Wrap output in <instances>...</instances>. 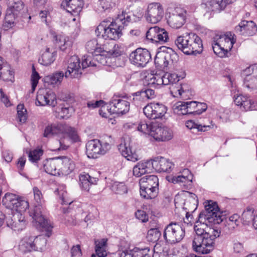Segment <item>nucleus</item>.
<instances>
[{
  "instance_id": "nucleus-1",
  "label": "nucleus",
  "mask_w": 257,
  "mask_h": 257,
  "mask_svg": "<svg viewBox=\"0 0 257 257\" xmlns=\"http://www.w3.org/2000/svg\"><path fill=\"white\" fill-rule=\"evenodd\" d=\"M198 222L194 226L195 235L192 242L194 251L200 254H208L213 249L215 239L220 235L219 229L209 226L223 222L224 230L226 233L233 231L237 223L229 220L223 221L217 204L210 200L206 202L205 210L198 216Z\"/></svg>"
},
{
  "instance_id": "nucleus-2",
  "label": "nucleus",
  "mask_w": 257,
  "mask_h": 257,
  "mask_svg": "<svg viewBox=\"0 0 257 257\" xmlns=\"http://www.w3.org/2000/svg\"><path fill=\"white\" fill-rule=\"evenodd\" d=\"M131 16L127 13L122 12L114 21H102L95 30V34L104 39L118 40L122 35V30L125 25L131 22Z\"/></svg>"
},
{
  "instance_id": "nucleus-3",
  "label": "nucleus",
  "mask_w": 257,
  "mask_h": 257,
  "mask_svg": "<svg viewBox=\"0 0 257 257\" xmlns=\"http://www.w3.org/2000/svg\"><path fill=\"white\" fill-rule=\"evenodd\" d=\"M175 44L177 48L186 55H196L203 51V44L201 38L193 33H185L177 37Z\"/></svg>"
},
{
  "instance_id": "nucleus-4",
  "label": "nucleus",
  "mask_w": 257,
  "mask_h": 257,
  "mask_svg": "<svg viewBox=\"0 0 257 257\" xmlns=\"http://www.w3.org/2000/svg\"><path fill=\"white\" fill-rule=\"evenodd\" d=\"M34 200L37 203L34 208L29 212L30 216L33 219V223L37 227L42 228L49 232L51 231L52 226L48 220L42 214V205L44 202L41 191L37 187L33 189Z\"/></svg>"
},
{
  "instance_id": "nucleus-5",
  "label": "nucleus",
  "mask_w": 257,
  "mask_h": 257,
  "mask_svg": "<svg viewBox=\"0 0 257 257\" xmlns=\"http://www.w3.org/2000/svg\"><path fill=\"white\" fill-rule=\"evenodd\" d=\"M54 135L68 137L74 142L79 140L75 130L66 124L54 123L48 125L44 130L43 136L49 138Z\"/></svg>"
},
{
  "instance_id": "nucleus-6",
  "label": "nucleus",
  "mask_w": 257,
  "mask_h": 257,
  "mask_svg": "<svg viewBox=\"0 0 257 257\" xmlns=\"http://www.w3.org/2000/svg\"><path fill=\"white\" fill-rule=\"evenodd\" d=\"M234 35L231 32H227L224 35L220 36L218 39L212 44L214 53L220 58L228 57L230 51L236 40L234 38Z\"/></svg>"
},
{
  "instance_id": "nucleus-7",
  "label": "nucleus",
  "mask_w": 257,
  "mask_h": 257,
  "mask_svg": "<svg viewBox=\"0 0 257 257\" xmlns=\"http://www.w3.org/2000/svg\"><path fill=\"white\" fill-rule=\"evenodd\" d=\"M185 229L179 223L171 222L165 228L163 237L169 244H175L181 241L185 236Z\"/></svg>"
},
{
  "instance_id": "nucleus-8",
  "label": "nucleus",
  "mask_w": 257,
  "mask_h": 257,
  "mask_svg": "<svg viewBox=\"0 0 257 257\" xmlns=\"http://www.w3.org/2000/svg\"><path fill=\"white\" fill-rule=\"evenodd\" d=\"M178 60V55L172 48L163 47L157 53L154 61L157 67L164 68L169 65L177 63Z\"/></svg>"
},
{
  "instance_id": "nucleus-9",
  "label": "nucleus",
  "mask_w": 257,
  "mask_h": 257,
  "mask_svg": "<svg viewBox=\"0 0 257 257\" xmlns=\"http://www.w3.org/2000/svg\"><path fill=\"white\" fill-rule=\"evenodd\" d=\"M111 149V145L97 139L89 141L86 144V154L89 158H96L98 155H104Z\"/></svg>"
},
{
  "instance_id": "nucleus-10",
  "label": "nucleus",
  "mask_w": 257,
  "mask_h": 257,
  "mask_svg": "<svg viewBox=\"0 0 257 257\" xmlns=\"http://www.w3.org/2000/svg\"><path fill=\"white\" fill-rule=\"evenodd\" d=\"M3 204L11 210L17 212H25L28 208V201L20 199L17 196L12 193H7L2 200Z\"/></svg>"
},
{
  "instance_id": "nucleus-11",
  "label": "nucleus",
  "mask_w": 257,
  "mask_h": 257,
  "mask_svg": "<svg viewBox=\"0 0 257 257\" xmlns=\"http://www.w3.org/2000/svg\"><path fill=\"white\" fill-rule=\"evenodd\" d=\"M130 104L121 96L114 95L109 101L107 106L110 113L122 115L128 112Z\"/></svg>"
},
{
  "instance_id": "nucleus-12",
  "label": "nucleus",
  "mask_w": 257,
  "mask_h": 257,
  "mask_svg": "<svg viewBox=\"0 0 257 257\" xmlns=\"http://www.w3.org/2000/svg\"><path fill=\"white\" fill-rule=\"evenodd\" d=\"M151 59L150 52L141 48L137 49L130 55L131 63L138 67H144Z\"/></svg>"
},
{
  "instance_id": "nucleus-13",
  "label": "nucleus",
  "mask_w": 257,
  "mask_h": 257,
  "mask_svg": "<svg viewBox=\"0 0 257 257\" xmlns=\"http://www.w3.org/2000/svg\"><path fill=\"white\" fill-rule=\"evenodd\" d=\"M146 38L152 43L164 44L169 40L167 31L158 26L150 28L146 32Z\"/></svg>"
},
{
  "instance_id": "nucleus-14",
  "label": "nucleus",
  "mask_w": 257,
  "mask_h": 257,
  "mask_svg": "<svg viewBox=\"0 0 257 257\" xmlns=\"http://www.w3.org/2000/svg\"><path fill=\"white\" fill-rule=\"evenodd\" d=\"M164 13V9L160 4L152 3L148 5L144 16L148 22L156 24L162 20Z\"/></svg>"
},
{
  "instance_id": "nucleus-15",
  "label": "nucleus",
  "mask_w": 257,
  "mask_h": 257,
  "mask_svg": "<svg viewBox=\"0 0 257 257\" xmlns=\"http://www.w3.org/2000/svg\"><path fill=\"white\" fill-rule=\"evenodd\" d=\"M166 106L159 103H151L143 109L145 115L149 118L156 119L161 118L167 112Z\"/></svg>"
},
{
  "instance_id": "nucleus-16",
  "label": "nucleus",
  "mask_w": 257,
  "mask_h": 257,
  "mask_svg": "<svg viewBox=\"0 0 257 257\" xmlns=\"http://www.w3.org/2000/svg\"><path fill=\"white\" fill-rule=\"evenodd\" d=\"M186 14L184 10L177 8L173 13L170 14L167 20L168 25L174 29L180 28L185 23Z\"/></svg>"
},
{
  "instance_id": "nucleus-17",
  "label": "nucleus",
  "mask_w": 257,
  "mask_h": 257,
  "mask_svg": "<svg viewBox=\"0 0 257 257\" xmlns=\"http://www.w3.org/2000/svg\"><path fill=\"white\" fill-rule=\"evenodd\" d=\"M57 104L55 94L51 92H48L46 89H39L37 92L36 104L38 106L46 105L54 107Z\"/></svg>"
},
{
  "instance_id": "nucleus-18",
  "label": "nucleus",
  "mask_w": 257,
  "mask_h": 257,
  "mask_svg": "<svg viewBox=\"0 0 257 257\" xmlns=\"http://www.w3.org/2000/svg\"><path fill=\"white\" fill-rule=\"evenodd\" d=\"M151 161L152 170L158 172L170 173L174 167V164L169 160L161 156L155 157Z\"/></svg>"
},
{
  "instance_id": "nucleus-19",
  "label": "nucleus",
  "mask_w": 257,
  "mask_h": 257,
  "mask_svg": "<svg viewBox=\"0 0 257 257\" xmlns=\"http://www.w3.org/2000/svg\"><path fill=\"white\" fill-rule=\"evenodd\" d=\"M23 212H17L13 216L6 217L7 226L15 231H20L26 227V221L22 214Z\"/></svg>"
},
{
  "instance_id": "nucleus-20",
  "label": "nucleus",
  "mask_w": 257,
  "mask_h": 257,
  "mask_svg": "<svg viewBox=\"0 0 257 257\" xmlns=\"http://www.w3.org/2000/svg\"><path fill=\"white\" fill-rule=\"evenodd\" d=\"M82 74L80 61L77 56H71L68 61L67 70L65 73V77L68 78L79 77Z\"/></svg>"
},
{
  "instance_id": "nucleus-21",
  "label": "nucleus",
  "mask_w": 257,
  "mask_h": 257,
  "mask_svg": "<svg viewBox=\"0 0 257 257\" xmlns=\"http://www.w3.org/2000/svg\"><path fill=\"white\" fill-rule=\"evenodd\" d=\"M152 128V137L156 141H167L173 137L172 131L166 126H159L156 123Z\"/></svg>"
},
{
  "instance_id": "nucleus-22",
  "label": "nucleus",
  "mask_w": 257,
  "mask_h": 257,
  "mask_svg": "<svg viewBox=\"0 0 257 257\" xmlns=\"http://www.w3.org/2000/svg\"><path fill=\"white\" fill-rule=\"evenodd\" d=\"M57 159L58 175H67L74 169L75 164L70 158L62 156L57 157Z\"/></svg>"
},
{
  "instance_id": "nucleus-23",
  "label": "nucleus",
  "mask_w": 257,
  "mask_h": 257,
  "mask_svg": "<svg viewBox=\"0 0 257 257\" xmlns=\"http://www.w3.org/2000/svg\"><path fill=\"white\" fill-rule=\"evenodd\" d=\"M144 180L145 179L141 178L139 181L141 196L147 199L155 198L158 195L159 188L149 185Z\"/></svg>"
},
{
  "instance_id": "nucleus-24",
  "label": "nucleus",
  "mask_w": 257,
  "mask_h": 257,
  "mask_svg": "<svg viewBox=\"0 0 257 257\" xmlns=\"http://www.w3.org/2000/svg\"><path fill=\"white\" fill-rule=\"evenodd\" d=\"M235 30L239 35L252 36L257 31L256 24L252 21H241L235 27Z\"/></svg>"
},
{
  "instance_id": "nucleus-25",
  "label": "nucleus",
  "mask_w": 257,
  "mask_h": 257,
  "mask_svg": "<svg viewBox=\"0 0 257 257\" xmlns=\"http://www.w3.org/2000/svg\"><path fill=\"white\" fill-rule=\"evenodd\" d=\"M118 150L122 156L127 160L132 162H136L138 160V155L135 153H133L132 150L129 140H124L122 141L118 146Z\"/></svg>"
},
{
  "instance_id": "nucleus-26",
  "label": "nucleus",
  "mask_w": 257,
  "mask_h": 257,
  "mask_svg": "<svg viewBox=\"0 0 257 257\" xmlns=\"http://www.w3.org/2000/svg\"><path fill=\"white\" fill-rule=\"evenodd\" d=\"M83 6L82 0H64L61 4V6L72 15L78 14L81 12Z\"/></svg>"
},
{
  "instance_id": "nucleus-27",
  "label": "nucleus",
  "mask_w": 257,
  "mask_h": 257,
  "mask_svg": "<svg viewBox=\"0 0 257 257\" xmlns=\"http://www.w3.org/2000/svg\"><path fill=\"white\" fill-rule=\"evenodd\" d=\"M234 0H208L206 7L209 11L220 12L226 6L233 3Z\"/></svg>"
},
{
  "instance_id": "nucleus-28",
  "label": "nucleus",
  "mask_w": 257,
  "mask_h": 257,
  "mask_svg": "<svg viewBox=\"0 0 257 257\" xmlns=\"http://www.w3.org/2000/svg\"><path fill=\"white\" fill-rule=\"evenodd\" d=\"M84 56V59L82 61V68L84 69L88 66H96L97 65L95 61L104 65L106 64V57L101 55L100 53H97L93 55V60H91V57L89 56L85 57Z\"/></svg>"
},
{
  "instance_id": "nucleus-29",
  "label": "nucleus",
  "mask_w": 257,
  "mask_h": 257,
  "mask_svg": "<svg viewBox=\"0 0 257 257\" xmlns=\"http://www.w3.org/2000/svg\"><path fill=\"white\" fill-rule=\"evenodd\" d=\"M56 56L57 52L56 51L47 47L39 58V63L45 66H49L55 61Z\"/></svg>"
},
{
  "instance_id": "nucleus-30",
  "label": "nucleus",
  "mask_w": 257,
  "mask_h": 257,
  "mask_svg": "<svg viewBox=\"0 0 257 257\" xmlns=\"http://www.w3.org/2000/svg\"><path fill=\"white\" fill-rule=\"evenodd\" d=\"M152 171L151 160L141 161L134 167L133 174L134 176L139 177L146 173H150Z\"/></svg>"
},
{
  "instance_id": "nucleus-31",
  "label": "nucleus",
  "mask_w": 257,
  "mask_h": 257,
  "mask_svg": "<svg viewBox=\"0 0 257 257\" xmlns=\"http://www.w3.org/2000/svg\"><path fill=\"white\" fill-rule=\"evenodd\" d=\"M43 167L47 173L54 176L59 175L57 157L45 160L43 163Z\"/></svg>"
},
{
  "instance_id": "nucleus-32",
  "label": "nucleus",
  "mask_w": 257,
  "mask_h": 257,
  "mask_svg": "<svg viewBox=\"0 0 257 257\" xmlns=\"http://www.w3.org/2000/svg\"><path fill=\"white\" fill-rule=\"evenodd\" d=\"M235 104L239 106L242 110L247 111L249 110L252 105L251 100L246 96L241 94H237L234 97Z\"/></svg>"
},
{
  "instance_id": "nucleus-33",
  "label": "nucleus",
  "mask_w": 257,
  "mask_h": 257,
  "mask_svg": "<svg viewBox=\"0 0 257 257\" xmlns=\"http://www.w3.org/2000/svg\"><path fill=\"white\" fill-rule=\"evenodd\" d=\"M98 179L91 177L88 174H80L79 181L80 187L85 191H89L90 186L97 183Z\"/></svg>"
},
{
  "instance_id": "nucleus-34",
  "label": "nucleus",
  "mask_w": 257,
  "mask_h": 257,
  "mask_svg": "<svg viewBox=\"0 0 257 257\" xmlns=\"http://www.w3.org/2000/svg\"><path fill=\"white\" fill-rule=\"evenodd\" d=\"M170 92L175 97L184 96L183 94L189 91V86L186 84L179 83L172 84L169 87Z\"/></svg>"
},
{
  "instance_id": "nucleus-35",
  "label": "nucleus",
  "mask_w": 257,
  "mask_h": 257,
  "mask_svg": "<svg viewBox=\"0 0 257 257\" xmlns=\"http://www.w3.org/2000/svg\"><path fill=\"white\" fill-rule=\"evenodd\" d=\"M198 199L194 194H190L189 196L185 200L183 208L186 212L192 213L197 208Z\"/></svg>"
},
{
  "instance_id": "nucleus-36",
  "label": "nucleus",
  "mask_w": 257,
  "mask_h": 257,
  "mask_svg": "<svg viewBox=\"0 0 257 257\" xmlns=\"http://www.w3.org/2000/svg\"><path fill=\"white\" fill-rule=\"evenodd\" d=\"M117 0H98L96 9L98 12H109L115 6Z\"/></svg>"
},
{
  "instance_id": "nucleus-37",
  "label": "nucleus",
  "mask_w": 257,
  "mask_h": 257,
  "mask_svg": "<svg viewBox=\"0 0 257 257\" xmlns=\"http://www.w3.org/2000/svg\"><path fill=\"white\" fill-rule=\"evenodd\" d=\"M148 85L154 88L159 87L162 85H165L164 74H151L148 77Z\"/></svg>"
},
{
  "instance_id": "nucleus-38",
  "label": "nucleus",
  "mask_w": 257,
  "mask_h": 257,
  "mask_svg": "<svg viewBox=\"0 0 257 257\" xmlns=\"http://www.w3.org/2000/svg\"><path fill=\"white\" fill-rule=\"evenodd\" d=\"M54 40L60 49L63 51L70 48L72 45V42L69 41V38L64 35H55L54 36Z\"/></svg>"
},
{
  "instance_id": "nucleus-39",
  "label": "nucleus",
  "mask_w": 257,
  "mask_h": 257,
  "mask_svg": "<svg viewBox=\"0 0 257 257\" xmlns=\"http://www.w3.org/2000/svg\"><path fill=\"white\" fill-rule=\"evenodd\" d=\"M65 74L63 71H57L46 77V80L50 84L59 85L62 82Z\"/></svg>"
},
{
  "instance_id": "nucleus-40",
  "label": "nucleus",
  "mask_w": 257,
  "mask_h": 257,
  "mask_svg": "<svg viewBox=\"0 0 257 257\" xmlns=\"http://www.w3.org/2000/svg\"><path fill=\"white\" fill-rule=\"evenodd\" d=\"M7 5L13 15H17L24 8V3L21 0H8Z\"/></svg>"
},
{
  "instance_id": "nucleus-41",
  "label": "nucleus",
  "mask_w": 257,
  "mask_h": 257,
  "mask_svg": "<svg viewBox=\"0 0 257 257\" xmlns=\"http://www.w3.org/2000/svg\"><path fill=\"white\" fill-rule=\"evenodd\" d=\"M9 66L3 62L2 58L0 56V77L5 81L13 82L14 81V72L9 71L10 75L7 77L5 71H9Z\"/></svg>"
},
{
  "instance_id": "nucleus-42",
  "label": "nucleus",
  "mask_w": 257,
  "mask_h": 257,
  "mask_svg": "<svg viewBox=\"0 0 257 257\" xmlns=\"http://www.w3.org/2000/svg\"><path fill=\"white\" fill-rule=\"evenodd\" d=\"M185 76V74L183 73L180 75L174 73H166L164 74V78L165 81V85L172 84L178 83V81L183 79Z\"/></svg>"
},
{
  "instance_id": "nucleus-43",
  "label": "nucleus",
  "mask_w": 257,
  "mask_h": 257,
  "mask_svg": "<svg viewBox=\"0 0 257 257\" xmlns=\"http://www.w3.org/2000/svg\"><path fill=\"white\" fill-rule=\"evenodd\" d=\"M184 175H181L177 176H174L172 178V182L173 183H187L191 182L192 177L188 169H185L183 171Z\"/></svg>"
},
{
  "instance_id": "nucleus-44",
  "label": "nucleus",
  "mask_w": 257,
  "mask_h": 257,
  "mask_svg": "<svg viewBox=\"0 0 257 257\" xmlns=\"http://www.w3.org/2000/svg\"><path fill=\"white\" fill-rule=\"evenodd\" d=\"M34 250L42 251L45 248L47 243V240L43 236L40 235L33 238Z\"/></svg>"
},
{
  "instance_id": "nucleus-45",
  "label": "nucleus",
  "mask_w": 257,
  "mask_h": 257,
  "mask_svg": "<svg viewBox=\"0 0 257 257\" xmlns=\"http://www.w3.org/2000/svg\"><path fill=\"white\" fill-rule=\"evenodd\" d=\"M33 237L23 239L20 244L19 248L23 252H30L34 250Z\"/></svg>"
},
{
  "instance_id": "nucleus-46",
  "label": "nucleus",
  "mask_w": 257,
  "mask_h": 257,
  "mask_svg": "<svg viewBox=\"0 0 257 257\" xmlns=\"http://www.w3.org/2000/svg\"><path fill=\"white\" fill-rule=\"evenodd\" d=\"M255 218L254 214V210L252 208L247 207L246 209L242 212L241 215V219L244 224H247L253 221H254Z\"/></svg>"
},
{
  "instance_id": "nucleus-47",
  "label": "nucleus",
  "mask_w": 257,
  "mask_h": 257,
  "mask_svg": "<svg viewBox=\"0 0 257 257\" xmlns=\"http://www.w3.org/2000/svg\"><path fill=\"white\" fill-rule=\"evenodd\" d=\"M86 49L87 52L94 55L97 53L101 52V48L98 46V43L96 40H91L86 43Z\"/></svg>"
},
{
  "instance_id": "nucleus-48",
  "label": "nucleus",
  "mask_w": 257,
  "mask_h": 257,
  "mask_svg": "<svg viewBox=\"0 0 257 257\" xmlns=\"http://www.w3.org/2000/svg\"><path fill=\"white\" fill-rule=\"evenodd\" d=\"M111 189L115 194L122 195L127 192V188L123 182L113 183L111 187Z\"/></svg>"
},
{
  "instance_id": "nucleus-49",
  "label": "nucleus",
  "mask_w": 257,
  "mask_h": 257,
  "mask_svg": "<svg viewBox=\"0 0 257 257\" xmlns=\"http://www.w3.org/2000/svg\"><path fill=\"white\" fill-rule=\"evenodd\" d=\"M186 126L190 130L196 128L199 132H205L211 128V126L209 125L198 124L192 120L187 121Z\"/></svg>"
},
{
  "instance_id": "nucleus-50",
  "label": "nucleus",
  "mask_w": 257,
  "mask_h": 257,
  "mask_svg": "<svg viewBox=\"0 0 257 257\" xmlns=\"http://www.w3.org/2000/svg\"><path fill=\"white\" fill-rule=\"evenodd\" d=\"M161 235L158 228H153L149 229L147 235V239L149 241L155 242L158 241Z\"/></svg>"
},
{
  "instance_id": "nucleus-51",
  "label": "nucleus",
  "mask_w": 257,
  "mask_h": 257,
  "mask_svg": "<svg viewBox=\"0 0 257 257\" xmlns=\"http://www.w3.org/2000/svg\"><path fill=\"white\" fill-rule=\"evenodd\" d=\"M186 102H179L174 106V112L178 115L189 114Z\"/></svg>"
},
{
  "instance_id": "nucleus-52",
  "label": "nucleus",
  "mask_w": 257,
  "mask_h": 257,
  "mask_svg": "<svg viewBox=\"0 0 257 257\" xmlns=\"http://www.w3.org/2000/svg\"><path fill=\"white\" fill-rule=\"evenodd\" d=\"M156 123H147L146 122H141L138 126V130L144 134H148L152 136L153 133V127Z\"/></svg>"
},
{
  "instance_id": "nucleus-53",
  "label": "nucleus",
  "mask_w": 257,
  "mask_h": 257,
  "mask_svg": "<svg viewBox=\"0 0 257 257\" xmlns=\"http://www.w3.org/2000/svg\"><path fill=\"white\" fill-rule=\"evenodd\" d=\"M150 248L148 247L144 248L135 247L132 250L133 257H151V253H149Z\"/></svg>"
},
{
  "instance_id": "nucleus-54",
  "label": "nucleus",
  "mask_w": 257,
  "mask_h": 257,
  "mask_svg": "<svg viewBox=\"0 0 257 257\" xmlns=\"http://www.w3.org/2000/svg\"><path fill=\"white\" fill-rule=\"evenodd\" d=\"M43 152L41 149H35L29 153V160L32 163H37L40 157L43 155Z\"/></svg>"
},
{
  "instance_id": "nucleus-55",
  "label": "nucleus",
  "mask_w": 257,
  "mask_h": 257,
  "mask_svg": "<svg viewBox=\"0 0 257 257\" xmlns=\"http://www.w3.org/2000/svg\"><path fill=\"white\" fill-rule=\"evenodd\" d=\"M27 110L24 107V104H19L17 106L18 118L20 122L24 123L27 120Z\"/></svg>"
},
{
  "instance_id": "nucleus-56",
  "label": "nucleus",
  "mask_w": 257,
  "mask_h": 257,
  "mask_svg": "<svg viewBox=\"0 0 257 257\" xmlns=\"http://www.w3.org/2000/svg\"><path fill=\"white\" fill-rule=\"evenodd\" d=\"M244 86L248 89H254L257 87V79L253 77H245L244 79Z\"/></svg>"
},
{
  "instance_id": "nucleus-57",
  "label": "nucleus",
  "mask_w": 257,
  "mask_h": 257,
  "mask_svg": "<svg viewBox=\"0 0 257 257\" xmlns=\"http://www.w3.org/2000/svg\"><path fill=\"white\" fill-rule=\"evenodd\" d=\"M142 178L145 179L144 181L146 182L149 185H151L152 186H154L158 188L159 186V179L157 176L156 175H147L145 176Z\"/></svg>"
},
{
  "instance_id": "nucleus-58",
  "label": "nucleus",
  "mask_w": 257,
  "mask_h": 257,
  "mask_svg": "<svg viewBox=\"0 0 257 257\" xmlns=\"http://www.w3.org/2000/svg\"><path fill=\"white\" fill-rule=\"evenodd\" d=\"M111 48L108 49V50H107V49L106 48L105 51L109 55L112 56L114 57H116L121 55V51L117 45L112 43L111 45Z\"/></svg>"
},
{
  "instance_id": "nucleus-59",
  "label": "nucleus",
  "mask_w": 257,
  "mask_h": 257,
  "mask_svg": "<svg viewBox=\"0 0 257 257\" xmlns=\"http://www.w3.org/2000/svg\"><path fill=\"white\" fill-rule=\"evenodd\" d=\"M73 111L72 107L63 106L61 107V110L59 111V114L62 118H67L71 115Z\"/></svg>"
},
{
  "instance_id": "nucleus-60",
  "label": "nucleus",
  "mask_w": 257,
  "mask_h": 257,
  "mask_svg": "<svg viewBox=\"0 0 257 257\" xmlns=\"http://www.w3.org/2000/svg\"><path fill=\"white\" fill-rule=\"evenodd\" d=\"M133 96V102L136 106L140 105L141 102L146 101L144 96H143L142 90L134 93Z\"/></svg>"
},
{
  "instance_id": "nucleus-61",
  "label": "nucleus",
  "mask_w": 257,
  "mask_h": 257,
  "mask_svg": "<svg viewBox=\"0 0 257 257\" xmlns=\"http://www.w3.org/2000/svg\"><path fill=\"white\" fill-rule=\"evenodd\" d=\"M135 216L137 219L142 222H146L148 221V215L142 210H138L135 213Z\"/></svg>"
},
{
  "instance_id": "nucleus-62",
  "label": "nucleus",
  "mask_w": 257,
  "mask_h": 257,
  "mask_svg": "<svg viewBox=\"0 0 257 257\" xmlns=\"http://www.w3.org/2000/svg\"><path fill=\"white\" fill-rule=\"evenodd\" d=\"M207 109V105L203 102H196L195 114H200Z\"/></svg>"
},
{
  "instance_id": "nucleus-63",
  "label": "nucleus",
  "mask_w": 257,
  "mask_h": 257,
  "mask_svg": "<svg viewBox=\"0 0 257 257\" xmlns=\"http://www.w3.org/2000/svg\"><path fill=\"white\" fill-rule=\"evenodd\" d=\"M142 92L145 100L153 99L155 97V91L152 89H147L145 90H142Z\"/></svg>"
},
{
  "instance_id": "nucleus-64",
  "label": "nucleus",
  "mask_w": 257,
  "mask_h": 257,
  "mask_svg": "<svg viewBox=\"0 0 257 257\" xmlns=\"http://www.w3.org/2000/svg\"><path fill=\"white\" fill-rule=\"evenodd\" d=\"M78 215L75 216H67L65 218L66 222L70 225H76L81 222V220L78 218Z\"/></svg>"
}]
</instances>
